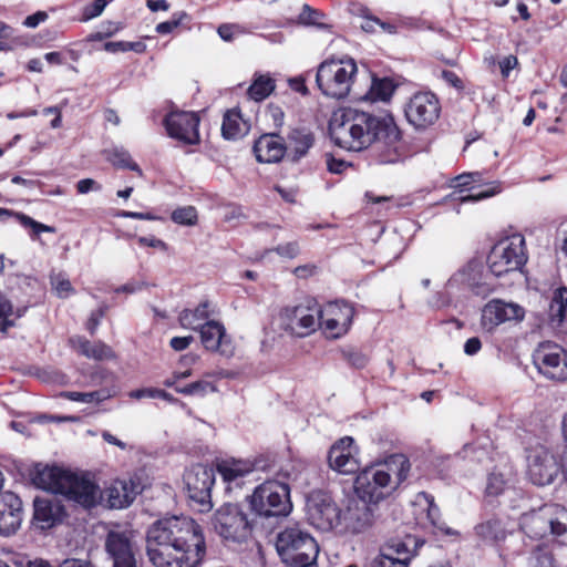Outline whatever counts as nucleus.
<instances>
[{
  "instance_id": "nucleus-1",
  "label": "nucleus",
  "mask_w": 567,
  "mask_h": 567,
  "mask_svg": "<svg viewBox=\"0 0 567 567\" xmlns=\"http://www.w3.org/2000/svg\"><path fill=\"white\" fill-rule=\"evenodd\" d=\"M329 135L340 148L361 152L373 145L381 164H393L402 156L401 133L392 115L343 107L333 113Z\"/></svg>"
},
{
  "instance_id": "nucleus-2",
  "label": "nucleus",
  "mask_w": 567,
  "mask_h": 567,
  "mask_svg": "<svg viewBox=\"0 0 567 567\" xmlns=\"http://www.w3.org/2000/svg\"><path fill=\"white\" fill-rule=\"evenodd\" d=\"M206 553L200 526L172 516L154 522L146 533V555L154 567H197Z\"/></svg>"
},
{
  "instance_id": "nucleus-3",
  "label": "nucleus",
  "mask_w": 567,
  "mask_h": 567,
  "mask_svg": "<svg viewBox=\"0 0 567 567\" xmlns=\"http://www.w3.org/2000/svg\"><path fill=\"white\" fill-rule=\"evenodd\" d=\"M410 471L402 454H393L385 462L364 468L355 478L354 489L362 501L377 504L389 496Z\"/></svg>"
},
{
  "instance_id": "nucleus-4",
  "label": "nucleus",
  "mask_w": 567,
  "mask_h": 567,
  "mask_svg": "<svg viewBox=\"0 0 567 567\" xmlns=\"http://www.w3.org/2000/svg\"><path fill=\"white\" fill-rule=\"evenodd\" d=\"M37 484L54 494H61L85 509L101 499V489L85 473H76L58 466L45 467L38 473Z\"/></svg>"
},
{
  "instance_id": "nucleus-5",
  "label": "nucleus",
  "mask_w": 567,
  "mask_h": 567,
  "mask_svg": "<svg viewBox=\"0 0 567 567\" xmlns=\"http://www.w3.org/2000/svg\"><path fill=\"white\" fill-rule=\"evenodd\" d=\"M276 549L289 567H316L318 544L309 533L298 526L286 527L277 535Z\"/></svg>"
},
{
  "instance_id": "nucleus-6",
  "label": "nucleus",
  "mask_w": 567,
  "mask_h": 567,
  "mask_svg": "<svg viewBox=\"0 0 567 567\" xmlns=\"http://www.w3.org/2000/svg\"><path fill=\"white\" fill-rule=\"evenodd\" d=\"M247 499L257 520L285 517L292 509L289 486L278 481L258 485Z\"/></svg>"
},
{
  "instance_id": "nucleus-7",
  "label": "nucleus",
  "mask_w": 567,
  "mask_h": 567,
  "mask_svg": "<svg viewBox=\"0 0 567 567\" xmlns=\"http://www.w3.org/2000/svg\"><path fill=\"white\" fill-rule=\"evenodd\" d=\"M522 528L532 538L556 536L567 545V509L559 504H545L522 517Z\"/></svg>"
},
{
  "instance_id": "nucleus-8",
  "label": "nucleus",
  "mask_w": 567,
  "mask_h": 567,
  "mask_svg": "<svg viewBox=\"0 0 567 567\" xmlns=\"http://www.w3.org/2000/svg\"><path fill=\"white\" fill-rule=\"evenodd\" d=\"M357 72L352 58L324 61L318 68L316 82L326 96L340 100L348 96Z\"/></svg>"
},
{
  "instance_id": "nucleus-9",
  "label": "nucleus",
  "mask_w": 567,
  "mask_h": 567,
  "mask_svg": "<svg viewBox=\"0 0 567 567\" xmlns=\"http://www.w3.org/2000/svg\"><path fill=\"white\" fill-rule=\"evenodd\" d=\"M214 530L225 540L246 542L257 526L258 520L249 517L238 504L221 505L212 517Z\"/></svg>"
},
{
  "instance_id": "nucleus-10",
  "label": "nucleus",
  "mask_w": 567,
  "mask_h": 567,
  "mask_svg": "<svg viewBox=\"0 0 567 567\" xmlns=\"http://www.w3.org/2000/svg\"><path fill=\"white\" fill-rule=\"evenodd\" d=\"M526 261L525 238L520 234H514L499 240L494 245L487 258L489 271L495 277L520 270Z\"/></svg>"
},
{
  "instance_id": "nucleus-11",
  "label": "nucleus",
  "mask_w": 567,
  "mask_h": 567,
  "mask_svg": "<svg viewBox=\"0 0 567 567\" xmlns=\"http://www.w3.org/2000/svg\"><path fill=\"white\" fill-rule=\"evenodd\" d=\"M280 316L286 331L303 338L319 327L320 306L315 299L307 298L297 306L286 307Z\"/></svg>"
},
{
  "instance_id": "nucleus-12",
  "label": "nucleus",
  "mask_w": 567,
  "mask_h": 567,
  "mask_svg": "<svg viewBox=\"0 0 567 567\" xmlns=\"http://www.w3.org/2000/svg\"><path fill=\"white\" fill-rule=\"evenodd\" d=\"M184 482L189 501L197 506L198 512H208L212 508L210 492L215 482L214 470L196 464L186 471Z\"/></svg>"
},
{
  "instance_id": "nucleus-13",
  "label": "nucleus",
  "mask_w": 567,
  "mask_h": 567,
  "mask_svg": "<svg viewBox=\"0 0 567 567\" xmlns=\"http://www.w3.org/2000/svg\"><path fill=\"white\" fill-rule=\"evenodd\" d=\"M408 122L417 130L433 125L440 117L441 104L432 92L413 94L404 109Z\"/></svg>"
},
{
  "instance_id": "nucleus-14",
  "label": "nucleus",
  "mask_w": 567,
  "mask_h": 567,
  "mask_svg": "<svg viewBox=\"0 0 567 567\" xmlns=\"http://www.w3.org/2000/svg\"><path fill=\"white\" fill-rule=\"evenodd\" d=\"M533 361L547 379L567 380V352L557 343L543 342L534 351Z\"/></svg>"
},
{
  "instance_id": "nucleus-15",
  "label": "nucleus",
  "mask_w": 567,
  "mask_h": 567,
  "mask_svg": "<svg viewBox=\"0 0 567 567\" xmlns=\"http://www.w3.org/2000/svg\"><path fill=\"white\" fill-rule=\"evenodd\" d=\"M559 466L555 456L545 447L532 450L527 456V475L538 486L551 484L557 477Z\"/></svg>"
},
{
  "instance_id": "nucleus-16",
  "label": "nucleus",
  "mask_w": 567,
  "mask_h": 567,
  "mask_svg": "<svg viewBox=\"0 0 567 567\" xmlns=\"http://www.w3.org/2000/svg\"><path fill=\"white\" fill-rule=\"evenodd\" d=\"M354 310L347 302H329L320 307L319 327L331 338H340L349 330Z\"/></svg>"
},
{
  "instance_id": "nucleus-17",
  "label": "nucleus",
  "mask_w": 567,
  "mask_h": 567,
  "mask_svg": "<svg viewBox=\"0 0 567 567\" xmlns=\"http://www.w3.org/2000/svg\"><path fill=\"white\" fill-rule=\"evenodd\" d=\"M307 515L312 526L329 532L340 524L341 512L328 496L317 495L308 501Z\"/></svg>"
},
{
  "instance_id": "nucleus-18",
  "label": "nucleus",
  "mask_w": 567,
  "mask_h": 567,
  "mask_svg": "<svg viewBox=\"0 0 567 567\" xmlns=\"http://www.w3.org/2000/svg\"><path fill=\"white\" fill-rule=\"evenodd\" d=\"M164 123L171 137L190 145L199 142V117L196 113L185 111L171 112Z\"/></svg>"
},
{
  "instance_id": "nucleus-19",
  "label": "nucleus",
  "mask_w": 567,
  "mask_h": 567,
  "mask_svg": "<svg viewBox=\"0 0 567 567\" xmlns=\"http://www.w3.org/2000/svg\"><path fill=\"white\" fill-rule=\"evenodd\" d=\"M105 550L112 567H137L135 551L127 533L111 530L105 539Z\"/></svg>"
},
{
  "instance_id": "nucleus-20",
  "label": "nucleus",
  "mask_w": 567,
  "mask_h": 567,
  "mask_svg": "<svg viewBox=\"0 0 567 567\" xmlns=\"http://www.w3.org/2000/svg\"><path fill=\"white\" fill-rule=\"evenodd\" d=\"M524 316V308L517 303L492 300L483 308L482 324L487 330H492L506 321H520Z\"/></svg>"
},
{
  "instance_id": "nucleus-21",
  "label": "nucleus",
  "mask_w": 567,
  "mask_h": 567,
  "mask_svg": "<svg viewBox=\"0 0 567 567\" xmlns=\"http://www.w3.org/2000/svg\"><path fill=\"white\" fill-rule=\"evenodd\" d=\"M449 287L463 285L483 298L494 291V286L483 278L482 268L477 262H468L449 280Z\"/></svg>"
},
{
  "instance_id": "nucleus-22",
  "label": "nucleus",
  "mask_w": 567,
  "mask_h": 567,
  "mask_svg": "<svg viewBox=\"0 0 567 567\" xmlns=\"http://www.w3.org/2000/svg\"><path fill=\"white\" fill-rule=\"evenodd\" d=\"M353 439L342 437L333 444L328 454L330 467L340 474H352L358 471L359 464L354 456Z\"/></svg>"
},
{
  "instance_id": "nucleus-23",
  "label": "nucleus",
  "mask_w": 567,
  "mask_h": 567,
  "mask_svg": "<svg viewBox=\"0 0 567 567\" xmlns=\"http://www.w3.org/2000/svg\"><path fill=\"white\" fill-rule=\"evenodd\" d=\"M22 522V502L12 492L0 494V534L10 536L14 534Z\"/></svg>"
},
{
  "instance_id": "nucleus-24",
  "label": "nucleus",
  "mask_w": 567,
  "mask_h": 567,
  "mask_svg": "<svg viewBox=\"0 0 567 567\" xmlns=\"http://www.w3.org/2000/svg\"><path fill=\"white\" fill-rule=\"evenodd\" d=\"M197 331H199L200 341L206 350L219 352L227 357L233 354L230 340L226 334L224 324L219 321L212 319Z\"/></svg>"
},
{
  "instance_id": "nucleus-25",
  "label": "nucleus",
  "mask_w": 567,
  "mask_h": 567,
  "mask_svg": "<svg viewBox=\"0 0 567 567\" xmlns=\"http://www.w3.org/2000/svg\"><path fill=\"white\" fill-rule=\"evenodd\" d=\"M33 509V524L40 529L53 527L65 516L64 507L50 498L35 497Z\"/></svg>"
},
{
  "instance_id": "nucleus-26",
  "label": "nucleus",
  "mask_w": 567,
  "mask_h": 567,
  "mask_svg": "<svg viewBox=\"0 0 567 567\" xmlns=\"http://www.w3.org/2000/svg\"><path fill=\"white\" fill-rule=\"evenodd\" d=\"M547 323L556 334H567V288L553 291L547 309Z\"/></svg>"
},
{
  "instance_id": "nucleus-27",
  "label": "nucleus",
  "mask_w": 567,
  "mask_h": 567,
  "mask_svg": "<svg viewBox=\"0 0 567 567\" xmlns=\"http://www.w3.org/2000/svg\"><path fill=\"white\" fill-rule=\"evenodd\" d=\"M287 152L282 137L278 134H264L254 145V153L260 163H278Z\"/></svg>"
},
{
  "instance_id": "nucleus-28",
  "label": "nucleus",
  "mask_w": 567,
  "mask_h": 567,
  "mask_svg": "<svg viewBox=\"0 0 567 567\" xmlns=\"http://www.w3.org/2000/svg\"><path fill=\"white\" fill-rule=\"evenodd\" d=\"M140 493V484L132 480H117L107 489L110 506L113 508H124L131 505Z\"/></svg>"
},
{
  "instance_id": "nucleus-29",
  "label": "nucleus",
  "mask_w": 567,
  "mask_h": 567,
  "mask_svg": "<svg viewBox=\"0 0 567 567\" xmlns=\"http://www.w3.org/2000/svg\"><path fill=\"white\" fill-rule=\"evenodd\" d=\"M313 134L305 128H295L288 135L287 157L289 161L297 163L305 157L309 150L313 146Z\"/></svg>"
},
{
  "instance_id": "nucleus-30",
  "label": "nucleus",
  "mask_w": 567,
  "mask_h": 567,
  "mask_svg": "<svg viewBox=\"0 0 567 567\" xmlns=\"http://www.w3.org/2000/svg\"><path fill=\"white\" fill-rule=\"evenodd\" d=\"M369 504V502L361 498L350 502L344 513V520L347 522V527L353 533L362 532L372 523V512Z\"/></svg>"
},
{
  "instance_id": "nucleus-31",
  "label": "nucleus",
  "mask_w": 567,
  "mask_h": 567,
  "mask_svg": "<svg viewBox=\"0 0 567 567\" xmlns=\"http://www.w3.org/2000/svg\"><path fill=\"white\" fill-rule=\"evenodd\" d=\"M250 128L248 121L243 118L240 111L233 109L225 113L221 134L226 140H238L245 136Z\"/></svg>"
},
{
  "instance_id": "nucleus-32",
  "label": "nucleus",
  "mask_w": 567,
  "mask_h": 567,
  "mask_svg": "<svg viewBox=\"0 0 567 567\" xmlns=\"http://www.w3.org/2000/svg\"><path fill=\"white\" fill-rule=\"evenodd\" d=\"M254 471V465L245 460H226L217 464V472L228 483H237L239 478Z\"/></svg>"
},
{
  "instance_id": "nucleus-33",
  "label": "nucleus",
  "mask_w": 567,
  "mask_h": 567,
  "mask_svg": "<svg viewBox=\"0 0 567 567\" xmlns=\"http://www.w3.org/2000/svg\"><path fill=\"white\" fill-rule=\"evenodd\" d=\"M208 301L200 302L195 309H184L178 317L181 326L185 329L197 331L206 322H209Z\"/></svg>"
},
{
  "instance_id": "nucleus-34",
  "label": "nucleus",
  "mask_w": 567,
  "mask_h": 567,
  "mask_svg": "<svg viewBox=\"0 0 567 567\" xmlns=\"http://www.w3.org/2000/svg\"><path fill=\"white\" fill-rule=\"evenodd\" d=\"M275 80L269 74H255L254 81L247 90V95L255 102L267 99L275 90Z\"/></svg>"
},
{
  "instance_id": "nucleus-35",
  "label": "nucleus",
  "mask_w": 567,
  "mask_h": 567,
  "mask_svg": "<svg viewBox=\"0 0 567 567\" xmlns=\"http://www.w3.org/2000/svg\"><path fill=\"white\" fill-rule=\"evenodd\" d=\"M475 530L480 537L491 542L502 540L506 536V530L502 522L497 518H491L478 524Z\"/></svg>"
},
{
  "instance_id": "nucleus-36",
  "label": "nucleus",
  "mask_w": 567,
  "mask_h": 567,
  "mask_svg": "<svg viewBox=\"0 0 567 567\" xmlns=\"http://www.w3.org/2000/svg\"><path fill=\"white\" fill-rule=\"evenodd\" d=\"M60 396H62L66 400H70V401H75V402H81V403H93V402L100 403V402H103V401L107 400L109 398H111L112 394L109 390L101 389V390L92 391V392L65 391V392H61Z\"/></svg>"
},
{
  "instance_id": "nucleus-37",
  "label": "nucleus",
  "mask_w": 567,
  "mask_h": 567,
  "mask_svg": "<svg viewBox=\"0 0 567 567\" xmlns=\"http://www.w3.org/2000/svg\"><path fill=\"white\" fill-rule=\"evenodd\" d=\"M427 503V518L431 524L435 526L439 530L443 532L446 535H457L458 533L445 525L444 522L441 520V513L439 506L434 503V497L427 493L420 494Z\"/></svg>"
},
{
  "instance_id": "nucleus-38",
  "label": "nucleus",
  "mask_w": 567,
  "mask_h": 567,
  "mask_svg": "<svg viewBox=\"0 0 567 567\" xmlns=\"http://www.w3.org/2000/svg\"><path fill=\"white\" fill-rule=\"evenodd\" d=\"M395 90V85L393 81L383 78V79H373L369 95L372 101H388Z\"/></svg>"
},
{
  "instance_id": "nucleus-39",
  "label": "nucleus",
  "mask_w": 567,
  "mask_h": 567,
  "mask_svg": "<svg viewBox=\"0 0 567 567\" xmlns=\"http://www.w3.org/2000/svg\"><path fill=\"white\" fill-rule=\"evenodd\" d=\"M411 544L416 545V542L414 538L408 537L404 542H395L389 545L381 553H392L394 558H399L400 560L404 559V564L409 565L415 555L414 551L409 548Z\"/></svg>"
},
{
  "instance_id": "nucleus-40",
  "label": "nucleus",
  "mask_w": 567,
  "mask_h": 567,
  "mask_svg": "<svg viewBox=\"0 0 567 567\" xmlns=\"http://www.w3.org/2000/svg\"><path fill=\"white\" fill-rule=\"evenodd\" d=\"M107 161L115 167L136 171L141 174L138 165L132 159L130 153L123 148H114L110 151Z\"/></svg>"
},
{
  "instance_id": "nucleus-41",
  "label": "nucleus",
  "mask_w": 567,
  "mask_h": 567,
  "mask_svg": "<svg viewBox=\"0 0 567 567\" xmlns=\"http://www.w3.org/2000/svg\"><path fill=\"white\" fill-rule=\"evenodd\" d=\"M324 14L318 10L312 9L308 4H303L302 11L299 14V22L306 25H315L320 29H330L331 25L324 23L322 19Z\"/></svg>"
},
{
  "instance_id": "nucleus-42",
  "label": "nucleus",
  "mask_w": 567,
  "mask_h": 567,
  "mask_svg": "<svg viewBox=\"0 0 567 567\" xmlns=\"http://www.w3.org/2000/svg\"><path fill=\"white\" fill-rule=\"evenodd\" d=\"M175 391L184 395H198L204 396L208 392H216L217 388L208 381H196L184 386H176Z\"/></svg>"
},
{
  "instance_id": "nucleus-43",
  "label": "nucleus",
  "mask_w": 567,
  "mask_h": 567,
  "mask_svg": "<svg viewBox=\"0 0 567 567\" xmlns=\"http://www.w3.org/2000/svg\"><path fill=\"white\" fill-rule=\"evenodd\" d=\"M172 220L178 225L193 226L197 223V212L193 206L177 208L172 213Z\"/></svg>"
},
{
  "instance_id": "nucleus-44",
  "label": "nucleus",
  "mask_w": 567,
  "mask_h": 567,
  "mask_svg": "<svg viewBox=\"0 0 567 567\" xmlns=\"http://www.w3.org/2000/svg\"><path fill=\"white\" fill-rule=\"evenodd\" d=\"M185 20H189L187 12L178 11L173 13L171 20L158 23L155 30L159 34H168L178 28Z\"/></svg>"
},
{
  "instance_id": "nucleus-45",
  "label": "nucleus",
  "mask_w": 567,
  "mask_h": 567,
  "mask_svg": "<svg viewBox=\"0 0 567 567\" xmlns=\"http://www.w3.org/2000/svg\"><path fill=\"white\" fill-rule=\"evenodd\" d=\"M16 217L23 227L31 228L35 235H39L40 233H55L54 227L39 223L31 218L30 216L24 215L22 213H17Z\"/></svg>"
},
{
  "instance_id": "nucleus-46",
  "label": "nucleus",
  "mask_w": 567,
  "mask_h": 567,
  "mask_svg": "<svg viewBox=\"0 0 567 567\" xmlns=\"http://www.w3.org/2000/svg\"><path fill=\"white\" fill-rule=\"evenodd\" d=\"M534 567H554V557L547 547L538 546L530 557Z\"/></svg>"
},
{
  "instance_id": "nucleus-47",
  "label": "nucleus",
  "mask_w": 567,
  "mask_h": 567,
  "mask_svg": "<svg viewBox=\"0 0 567 567\" xmlns=\"http://www.w3.org/2000/svg\"><path fill=\"white\" fill-rule=\"evenodd\" d=\"M499 192H501L499 185L494 183V184L489 185L484 190L472 193L466 196H461V197H458V200L461 203H475V202L492 197V196L498 194Z\"/></svg>"
},
{
  "instance_id": "nucleus-48",
  "label": "nucleus",
  "mask_w": 567,
  "mask_h": 567,
  "mask_svg": "<svg viewBox=\"0 0 567 567\" xmlns=\"http://www.w3.org/2000/svg\"><path fill=\"white\" fill-rule=\"evenodd\" d=\"M404 559L394 558L392 553H380L371 563V567H408Z\"/></svg>"
},
{
  "instance_id": "nucleus-49",
  "label": "nucleus",
  "mask_w": 567,
  "mask_h": 567,
  "mask_svg": "<svg viewBox=\"0 0 567 567\" xmlns=\"http://www.w3.org/2000/svg\"><path fill=\"white\" fill-rule=\"evenodd\" d=\"M245 28L236 23H224L217 29V33L224 41H233L235 37L244 34Z\"/></svg>"
},
{
  "instance_id": "nucleus-50",
  "label": "nucleus",
  "mask_w": 567,
  "mask_h": 567,
  "mask_svg": "<svg viewBox=\"0 0 567 567\" xmlns=\"http://www.w3.org/2000/svg\"><path fill=\"white\" fill-rule=\"evenodd\" d=\"M506 486V481L504 480L502 474L492 473L488 476L486 492L488 495L497 496L499 495Z\"/></svg>"
},
{
  "instance_id": "nucleus-51",
  "label": "nucleus",
  "mask_w": 567,
  "mask_h": 567,
  "mask_svg": "<svg viewBox=\"0 0 567 567\" xmlns=\"http://www.w3.org/2000/svg\"><path fill=\"white\" fill-rule=\"evenodd\" d=\"M342 354L348 363L357 369H361L368 363V357L360 351L347 350Z\"/></svg>"
},
{
  "instance_id": "nucleus-52",
  "label": "nucleus",
  "mask_w": 567,
  "mask_h": 567,
  "mask_svg": "<svg viewBox=\"0 0 567 567\" xmlns=\"http://www.w3.org/2000/svg\"><path fill=\"white\" fill-rule=\"evenodd\" d=\"M90 355L95 360H106L113 358V351L103 342H94L92 343Z\"/></svg>"
},
{
  "instance_id": "nucleus-53",
  "label": "nucleus",
  "mask_w": 567,
  "mask_h": 567,
  "mask_svg": "<svg viewBox=\"0 0 567 567\" xmlns=\"http://www.w3.org/2000/svg\"><path fill=\"white\" fill-rule=\"evenodd\" d=\"M52 285L56 295L61 298L68 297L73 291L70 280L61 276L55 277L52 280Z\"/></svg>"
},
{
  "instance_id": "nucleus-54",
  "label": "nucleus",
  "mask_w": 567,
  "mask_h": 567,
  "mask_svg": "<svg viewBox=\"0 0 567 567\" xmlns=\"http://www.w3.org/2000/svg\"><path fill=\"white\" fill-rule=\"evenodd\" d=\"M275 250L281 257L289 258V259L296 258L300 252L299 245L296 241L279 245L276 247Z\"/></svg>"
},
{
  "instance_id": "nucleus-55",
  "label": "nucleus",
  "mask_w": 567,
  "mask_h": 567,
  "mask_svg": "<svg viewBox=\"0 0 567 567\" xmlns=\"http://www.w3.org/2000/svg\"><path fill=\"white\" fill-rule=\"evenodd\" d=\"M350 165L343 159H338L332 156L327 157V167L328 171L332 174H341L343 173Z\"/></svg>"
},
{
  "instance_id": "nucleus-56",
  "label": "nucleus",
  "mask_w": 567,
  "mask_h": 567,
  "mask_svg": "<svg viewBox=\"0 0 567 567\" xmlns=\"http://www.w3.org/2000/svg\"><path fill=\"white\" fill-rule=\"evenodd\" d=\"M194 341L193 336H186V337H174L169 341V346L175 351H183L189 347V344Z\"/></svg>"
},
{
  "instance_id": "nucleus-57",
  "label": "nucleus",
  "mask_w": 567,
  "mask_h": 567,
  "mask_svg": "<svg viewBox=\"0 0 567 567\" xmlns=\"http://www.w3.org/2000/svg\"><path fill=\"white\" fill-rule=\"evenodd\" d=\"M137 241L141 246H144V247H152V248H157L161 250L167 249L166 243H164L163 240H161L154 236L138 237Z\"/></svg>"
},
{
  "instance_id": "nucleus-58",
  "label": "nucleus",
  "mask_w": 567,
  "mask_h": 567,
  "mask_svg": "<svg viewBox=\"0 0 567 567\" xmlns=\"http://www.w3.org/2000/svg\"><path fill=\"white\" fill-rule=\"evenodd\" d=\"M76 189L80 194H87L92 190H100L101 186L92 178H84L76 183Z\"/></svg>"
},
{
  "instance_id": "nucleus-59",
  "label": "nucleus",
  "mask_w": 567,
  "mask_h": 567,
  "mask_svg": "<svg viewBox=\"0 0 567 567\" xmlns=\"http://www.w3.org/2000/svg\"><path fill=\"white\" fill-rule=\"evenodd\" d=\"M107 4L106 0H94V2L85 10L87 19L99 17Z\"/></svg>"
},
{
  "instance_id": "nucleus-60",
  "label": "nucleus",
  "mask_w": 567,
  "mask_h": 567,
  "mask_svg": "<svg viewBox=\"0 0 567 567\" xmlns=\"http://www.w3.org/2000/svg\"><path fill=\"white\" fill-rule=\"evenodd\" d=\"M518 60L515 55H507L499 62L503 76H508L509 72L517 65Z\"/></svg>"
},
{
  "instance_id": "nucleus-61",
  "label": "nucleus",
  "mask_w": 567,
  "mask_h": 567,
  "mask_svg": "<svg viewBox=\"0 0 567 567\" xmlns=\"http://www.w3.org/2000/svg\"><path fill=\"white\" fill-rule=\"evenodd\" d=\"M103 316H104L103 309H99L91 313V316L86 322V329L90 331L91 334H94Z\"/></svg>"
},
{
  "instance_id": "nucleus-62",
  "label": "nucleus",
  "mask_w": 567,
  "mask_h": 567,
  "mask_svg": "<svg viewBox=\"0 0 567 567\" xmlns=\"http://www.w3.org/2000/svg\"><path fill=\"white\" fill-rule=\"evenodd\" d=\"M268 114L270 115L275 126L280 127L284 124L285 113L281 107L270 104L268 106Z\"/></svg>"
},
{
  "instance_id": "nucleus-63",
  "label": "nucleus",
  "mask_w": 567,
  "mask_h": 567,
  "mask_svg": "<svg viewBox=\"0 0 567 567\" xmlns=\"http://www.w3.org/2000/svg\"><path fill=\"white\" fill-rule=\"evenodd\" d=\"M48 18L47 12L44 11H38L34 14L28 16L23 22V24L28 28H35L41 22L45 21Z\"/></svg>"
},
{
  "instance_id": "nucleus-64",
  "label": "nucleus",
  "mask_w": 567,
  "mask_h": 567,
  "mask_svg": "<svg viewBox=\"0 0 567 567\" xmlns=\"http://www.w3.org/2000/svg\"><path fill=\"white\" fill-rule=\"evenodd\" d=\"M482 348V342L477 337H473L466 340L464 344V352L467 355L476 354Z\"/></svg>"
}]
</instances>
